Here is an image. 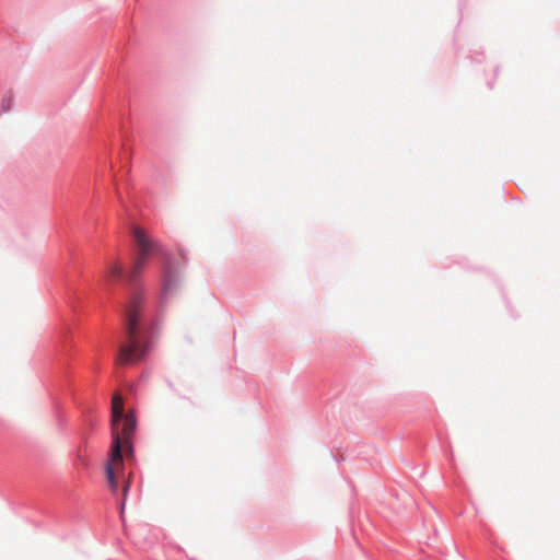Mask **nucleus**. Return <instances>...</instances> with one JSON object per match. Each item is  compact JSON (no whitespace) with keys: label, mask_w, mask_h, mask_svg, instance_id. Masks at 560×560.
I'll list each match as a JSON object with an SVG mask.
<instances>
[{"label":"nucleus","mask_w":560,"mask_h":560,"mask_svg":"<svg viewBox=\"0 0 560 560\" xmlns=\"http://www.w3.org/2000/svg\"><path fill=\"white\" fill-rule=\"evenodd\" d=\"M112 446L105 465V474L113 493L118 489V480L124 471V458L132 456L131 439L136 429L132 411L124 412V399L119 393L112 398Z\"/></svg>","instance_id":"obj_1"},{"label":"nucleus","mask_w":560,"mask_h":560,"mask_svg":"<svg viewBox=\"0 0 560 560\" xmlns=\"http://www.w3.org/2000/svg\"><path fill=\"white\" fill-rule=\"evenodd\" d=\"M142 295L135 293L126 308V341L119 347L117 364H131L144 357L145 349L139 336L138 320L141 311Z\"/></svg>","instance_id":"obj_2"},{"label":"nucleus","mask_w":560,"mask_h":560,"mask_svg":"<svg viewBox=\"0 0 560 560\" xmlns=\"http://www.w3.org/2000/svg\"><path fill=\"white\" fill-rule=\"evenodd\" d=\"M132 234L137 246V255L128 273V279L130 281L137 279V277L143 271L150 255L158 249L156 243L149 237L143 229L133 226Z\"/></svg>","instance_id":"obj_3"},{"label":"nucleus","mask_w":560,"mask_h":560,"mask_svg":"<svg viewBox=\"0 0 560 560\" xmlns=\"http://www.w3.org/2000/svg\"><path fill=\"white\" fill-rule=\"evenodd\" d=\"M179 270L178 268L166 265L163 269V294H172L179 285Z\"/></svg>","instance_id":"obj_4"},{"label":"nucleus","mask_w":560,"mask_h":560,"mask_svg":"<svg viewBox=\"0 0 560 560\" xmlns=\"http://www.w3.org/2000/svg\"><path fill=\"white\" fill-rule=\"evenodd\" d=\"M15 95L13 90H8L0 100V116L8 114L14 105Z\"/></svg>","instance_id":"obj_5"},{"label":"nucleus","mask_w":560,"mask_h":560,"mask_svg":"<svg viewBox=\"0 0 560 560\" xmlns=\"http://www.w3.org/2000/svg\"><path fill=\"white\" fill-rule=\"evenodd\" d=\"M124 276V269L122 266L119 262H110L107 266V277L108 278H115L120 279Z\"/></svg>","instance_id":"obj_6"},{"label":"nucleus","mask_w":560,"mask_h":560,"mask_svg":"<svg viewBox=\"0 0 560 560\" xmlns=\"http://www.w3.org/2000/svg\"><path fill=\"white\" fill-rule=\"evenodd\" d=\"M129 480H125L124 482V487H122V503H121V509H124V505H125V500H126V497H127V492L129 490Z\"/></svg>","instance_id":"obj_7"}]
</instances>
